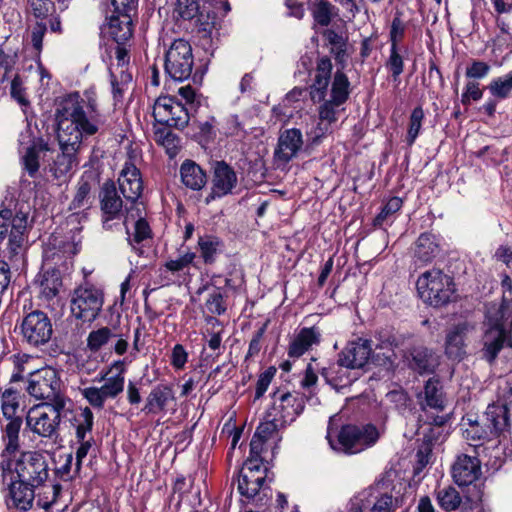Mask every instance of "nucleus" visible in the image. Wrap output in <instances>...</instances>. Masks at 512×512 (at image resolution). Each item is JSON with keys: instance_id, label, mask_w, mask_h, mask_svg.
Here are the masks:
<instances>
[{"instance_id": "f3484780", "label": "nucleus", "mask_w": 512, "mask_h": 512, "mask_svg": "<svg viewBox=\"0 0 512 512\" xmlns=\"http://www.w3.org/2000/svg\"><path fill=\"white\" fill-rule=\"evenodd\" d=\"M503 317V312L499 310L495 317L487 318L482 353L483 358L490 364L496 360L504 344L512 347V339L504 326Z\"/></svg>"}, {"instance_id": "49530a36", "label": "nucleus", "mask_w": 512, "mask_h": 512, "mask_svg": "<svg viewBox=\"0 0 512 512\" xmlns=\"http://www.w3.org/2000/svg\"><path fill=\"white\" fill-rule=\"evenodd\" d=\"M411 369L420 374L433 372L437 366V360L433 352L425 347H417L411 351L409 362Z\"/></svg>"}, {"instance_id": "412c9836", "label": "nucleus", "mask_w": 512, "mask_h": 512, "mask_svg": "<svg viewBox=\"0 0 512 512\" xmlns=\"http://www.w3.org/2000/svg\"><path fill=\"white\" fill-rule=\"evenodd\" d=\"M267 467L255 465L253 461H245L238 477V492L248 502L259 493L266 480Z\"/></svg>"}, {"instance_id": "c9c22d12", "label": "nucleus", "mask_w": 512, "mask_h": 512, "mask_svg": "<svg viewBox=\"0 0 512 512\" xmlns=\"http://www.w3.org/2000/svg\"><path fill=\"white\" fill-rule=\"evenodd\" d=\"M7 423L2 425V443L3 451L1 453V460L3 458H15V454L20 450V430L22 427V418L6 419Z\"/></svg>"}, {"instance_id": "a18cd8bd", "label": "nucleus", "mask_w": 512, "mask_h": 512, "mask_svg": "<svg viewBox=\"0 0 512 512\" xmlns=\"http://www.w3.org/2000/svg\"><path fill=\"white\" fill-rule=\"evenodd\" d=\"M180 175L182 183L192 190H201L207 182L206 173L193 161L183 162L180 167Z\"/></svg>"}, {"instance_id": "393cba45", "label": "nucleus", "mask_w": 512, "mask_h": 512, "mask_svg": "<svg viewBox=\"0 0 512 512\" xmlns=\"http://www.w3.org/2000/svg\"><path fill=\"white\" fill-rule=\"evenodd\" d=\"M132 11H115L107 17L104 33L116 44L131 43L133 36Z\"/></svg>"}, {"instance_id": "e433bc0d", "label": "nucleus", "mask_w": 512, "mask_h": 512, "mask_svg": "<svg viewBox=\"0 0 512 512\" xmlns=\"http://www.w3.org/2000/svg\"><path fill=\"white\" fill-rule=\"evenodd\" d=\"M100 198L104 225L108 221L120 218L123 215V200L118 195L113 183L104 184Z\"/></svg>"}, {"instance_id": "774afa93", "label": "nucleus", "mask_w": 512, "mask_h": 512, "mask_svg": "<svg viewBox=\"0 0 512 512\" xmlns=\"http://www.w3.org/2000/svg\"><path fill=\"white\" fill-rule=\"evenodd\" d=\"M10 94L20 105L26 106L29 104L25 96V89L23 88V82L18 74H15L11 80Z\"/></svg>"}, {"instance_id": "7ed1b4c3", "label": "nucleus", "mask_w": 512, "mask_h": 512, "mask_svg": "<svg viewBox=\"0 0 512 512\" xmlns=\"http://www.w3.org/2000/svg\"><path fill=\"white\" fill-rule=\"evenodd\" d=\"M62 124L57 122L58 133L57 138L60 146V153L50 165V172L53 177L60 182H65L72 172L79 165L78 153L81 149L82 142L88 138L78 132V126L72 127V123L65 122Z\"/></svg>"}, {"instance_id": "8fccbe9b", "label": "nucleus", "mask_w": 512, "mask_h": 512, "mask_svg": "<svg viewBox=\"0 0 512 512\" xmlns=\"http://www.w3.org/2000/svg\"><path fill=\"white\" fill-rule=\"evenodd\" d=\"M154 139L159 145L166 149L170 157L177 154L180 140L168 126L163 125L162 127L155 128Z\"/></svg>"}, {"instance_id": "dca6fc26", "label": "nucleus", "mask_w": 512, "mask_h": 512, "mask_svg": "<svg viewBox=\"0 0 512 512\" xmlns=\"http://www.w3.org/2000/svg\"><path fill=\"white\" fill-rule=\"evenodd\" d=\"M396 500L378 485L370 486L357 493L350 500L348 512H393Z\"/></svg>"}, {"instance_id": "bb28decb", "label": "nucleus", "mask_w": 512, "mask_h": 512, "mask_svg": "<svg viewBox=\"0 0 512 512\" xmlns=\"http://www.w3.org/2000/svg\"><path fill=\"white\" fill-rule=\"evenodd\" d=\"M487 89L491 94L489 98L480 108V112L488 117H493L499 101L507 99L512 92V71L493 78L487 85Z\"/></svg>"}, {"instance_id": "338daca9", "label": "nucleus", "mask_w": 512, "mask_h": 512, "mask_svg": "<svg viewBox=\"0 0 512 512\" xmlns=\"http://www.w3.org/2000/svg\"><path fill=\"white\" fill-rule=\"evenodd\" d=\"M268 327V321L265 322L254 334L249 343L248 351L245 356V360L247 361L249 358H253L259 354L261 350V341L266 333Z\"/></svg>"}, {"instance_id": "0e129e2a", "label": "nucleus", "mask_w": 512, "mask_h": 512, "mask_svg": "<svg viewBox=\"0 0 512 512\" xmlns=\"http://www.w3.org/2000/svg\"><path fill=\"white\" fill-rule=\"evenodd\" d=\"M483 97V90L480 89L478 82L469 81L466 83L461 95L463 105H470L471 101H479Z\"/></svg>"}, {"instance_id": "f03ea898", "label": "nucleus", "mask_w": 512, "mask_h": 512, "mask_svg": "<svg viewBox=\"0 0 512 512\" xmlns=\"http://www.w3.org/2000/svg\"><path fill=\"white\" fill-rule=\"evenodd\" d=\"M55 117L56 122L64 125L65 122L72 123V127L77 125L78 132L87 137L98 133L103 124L96 100L89 99L85 107V102L78 92L70 93L61 100Z\"/></svg>"}, {"instance_id": "ea45409f", "label": "nucleus", "mask_w": 512, "mask_h": 512, "mask_svg": "<svg viewBox=\"0 0 512 512\" xmlns=\"http://www.w3.org/2000/svg\"><path fill=\"white\" fill-rule=\"evenodd\" d=\"M419 404L423 410L427 407L441 411L444 409V394L441 383L436 378L426 381L424 390L418 395Z\"/></svg>"}, {"instance_id": "58836bf2", "label": "nucleus", "mask_w": 512, "mask_h": 512, "mask_svg": "<svg viewBox=\"0 0 512 512\" xmlns=\"http://www.w3.org/2000/svg\"><path fill=\"white\" fill-rule=\"evenodd\" d=\"M35 284L40 289V294L46 300L55 298L62 286L61 273L56 268L43 269L35 279Z\"/></svg>"}, {"instance_id": "473e14b6", "label": "nucleus", "mask_w": 512, "mask_h": 512, "mask_svg": "<svg viewBox=\"0 0 512 512\" xmlns=\"http://www.w3.org/2000/svg\"><path fill=\"white\" fill-rule=\"evenodd\" d=\"M441 252L439 238L432 233H422L415 242L413 259L420 266L431 263Z\"/></svg>"}, {"instance_id": "6e6552de", "label": "nucleus", "mask_w": 512, "mask_h": 512, "mask_svg": "<svg viewBox=\"0 0 512 512\" xmlns=\"http://www.w3.org/2000/svg\"><path fill=\"white\" fill-rule=\"evenodd\" d=\"M271 404L267 408V419H272L284 428L296 420L305 407L304 395L278 388L271 395Z\"/></svg>"}, {"instance_id": "e2e57ef3", "label": "nucleus", "mask_w": 512, "mask_h": 512, "mask_svg": "<svg viewBox=\"0 0 512 512\" xmlns=\"http://www.w3.org/2000/svg\"><path fill=\"white\" fill-rule=\"evenodd\" d=\"M406 25L399 15H396L391 23L389 32L390 45L398 46L405 35Z\"/></svg>"}, {"instance_id": "9b49d317", "label": "nucleus", "mask_w": 512, "mask_h": 512, "mask_svg": "<svg viewBox=\"0 0 512 512\" xmlns=\"http://www.w3.org/2000/svg\"><path fill=\"white\" fill-rule=\"evenodd\" d=\"M103 303V291L85 282L74 290L70 305L71 313L78 319L91 322L99 315Z\"/></svg>"}, {"instance_id": "20e7f679", "label": "nucleus", "mask_w": 512, "mask_h": 512, "mask_svg": "<svg viewBox=\"0 0 512 512\" xmlns=\"http://www.w3.org/2000/svg\"><path fill=\"white\" fill-rule=\"evenodd\" d=\"M129 360L128 363H131ZM127 358L113 361L108 368L101 371L95 379L97 382L104 381L103 385L89 386L80 390L82 397L94 408L102 410L109 399H116L125 387Z\"/></svg>"}, {"instance_id": "79ce46f5", "label": "nucleus", "mask_w": 512, "mask_h": 512, "mask_svg": "<svg viewBox=\"0 0 512 512\" xmlns=\"http://www.w3.org/2000/svg\"><path fill=\"white\" fill-rule=\"evenodd\" d=\"M487 426L492 435H499L508 431L510 427L509 409L506 404H492L485 412Z\"/></svg>"}, {"instance_id": "09e8293b", "label": "nucleus", "mask_w": 512, "mask_h": 512, "mask_svg": "<svg viewBox=\"0 0 512 512\" xmlns=\"http://www.w3.org/2000/svg\"><path fill=\"white\" fill-rule=\"evenodd\" d=\"M115 337L116 334L107 326L92 330L86 339L87 349L93 353H97L105 348Z\"/></svg>"}, {"instance_id": "f704fd0d", "label": "nucleus", "mask_w": 512, "mask_h": 512, "mask_svg": "<svg viewBox=\"0 0 512 512\" xmlns=\"http://www.w3.org/2000/svg\"><path fill=\"white\" fill-rule=\"evenodd\" d=\"M67 416L65 417L70 427L75 431L76 441H82L83 437L91 435L94 425V415L89 407L69 409L66 406Z\"/></svg>"}, {"instance_id": "1a4fd4ad", "label": "nucleus", "mask_w": 512, "mask_h": 512, "mask_svg": "<svg viewBox=\"0 0 512 512\" xmlns=\"http://www.w3.org/2000/svg\"><path fill=\"white\" fill-rule=\"evenodd\" d=\"M350 94V82L347 75L338 69L333 77L329 94L318 107L319 120L332 125L338 120V116L344 109L342 106L348 100Z\"/></svg>"}, {"instance_id": "72a5a7b5", "label": "nucleus", "mask_w": 512, "mask_h": 512, "mask_svg": "<svg viewBox=\"0 0 512 512\" xmlns=\"http://www.w3.org/2000/svg\"><path fill=\"white\" fill-rule=\"evenodd\" d=\"M469 325L460 323L452 327L446 334L445 354L449 359L461 361L465 358L466 352V335Z\"/></svg>"}, {"instance_id": "864d4df0", "label": "nucleus", "mask_w": 512, "mask_h": 512, "mask_svg": "<svg viewBox=\"0 0 512 512\" xmlns=\"http://www.w3.org/2000/svg\"><path fill=\"white\" fill-rule=\"evenodd\" d=\"M19 408L18 393L13 388H7L1 393V410L6 419L17 418Z\"/></svg>"}, {"instance_id": "052dcab7", "label": "nucleus", "mask_w": 512, "mask_h": 512, "mask_svg": "<svg viewBox=\"0 0 512 512\" xmlns=\"http://www.w3.org/2000/svg\"><path fill=\"white\" fill-rule=\"evenodd\" d=\"M78 444V447L75 452V473H79L82 467V462L84 458L88 455L89 450L92 448V445L94 444V439L92 435H89L87 437H83L82 441H76Z\"/></svg>"}, {"instance_id": "de8ad7c7", "label": "nucleus", "mask_w": 512, "mask_h": 512, "mask_svg": "<svg viewBox=\"0 0 512 512\" xmlns=\"http://www.w3.org/2000/svg\"><path fill=\"white\" fill-rule=\"evenodd\" d=\"M222 246V241L213 235L200 236L198 249L205 264L211 265L216 261L217 254Z\"/></svg>"}, {"instance_id": "2f4dec72", "label": "nucleus", "mask_w": 512, "mask_h": 512, "mask_svg": "<svg viewBox=\"0 0 512 512\" xmlns=\"http://www.w3.org/2000/svg\"><path fill=\"white\" fill-rule=\"evenodd\" d=\"M481 473L480 461L477 457L466 454L459 455L452 466V476L459 486H467L476 481Z\"/></svg>"}, {"instance_id": "a19ab883", "label": "nucleus", "mask_w": 512, "mask_h": 512, "mask_svg": "<svg viewBox=\"0 0 512 512\" xmlns=\"http://www.w3.org/2000/svg\"><path fill=\"white\" fill-rule=\"evenodd\" d=\"M179 255L175 259H168L160 268L162 273H170L173 276L180 277L186 275L190 266H194L197 255L189 248L181 246Z\"/></svg>"}, {"instance_id": "6e6d98bb", "label": "nucleus", "mask_w": 512, "mask_h": 512, "mask_svg": "<svg viewBox=\"0 0 512 512\" xmlns=\"http://www.w3.org/2000/svg\"><path fill=\"white\" fill-rule=\"evenodd\" d=\"M282 428L284 427L279 425L278 422H275L272 419H267V413L265 412L264 421L257 427L254 436L270 442L277 438L278 431Z\"/></svg>"}, {"instance_id": "aec40b11", "label": "nucleus", "mask_w": 512, "mask_h": 512, "mask_svg": "<svg viewBox=\"0 0 512 512\" xmlns=\"http://www.w3.org/2000/svg\"><path fill=\"white\" fill-rule=\"evenodd\" d=\"M373 353L372 341L357 337L348 341L344 349L338 354L337 364L348 369L363 368Z\"/></svg>"}, {"instance_id": "0eeeda50", "label": "nucleus", "mask_w": 512, "mask_h": 512, "mask_svg": "<svg viewBox=\"0 0 512 512\" xmlns=\"http://www.w3.org/2000/svg\"><path fill=\"white\" fill-rule=\"evenodd\" d=\"M326 438L334 451L356 454L374 445L379 438V432L372 424L362 427L349 424L341 428L336 439L332 437V432L328 428Z\"/></svg>"}, {"instance_id": "39448f33", "label": "nucleus", "mask_w": 512, "mask_h": 512, "mask_svg": "<svg viewBox=\"0 0 512 512\" xmlns=\"http://www.w3.org/2000/svg\"><path fill=\"white\" fill-rule=\"evenodd\" d=\"M30 396L43 400L41 405L65 409L71 405V399L65 394L59 372L52 367H44L31 373L26 388Z\"/></svg>"}, {"instance_id": "4468645a", "label": "nucleus", "mask_w": 512, "mask_h": 512, "mask_svg": "<svg viewBox=\"0 0 512 512\" xmlns=\"http://www.w3.org/2000/svg\"><path fill=\"white\" fill-rule=\"evenodd\" d=\"M125 212L128 243L138 256H143L146 242L152 239V230L145 220V206L126 207Z\"/></svg>"}, {"instance_id": "4be33fe9", "label": "nucleus", "mask_w": 512, "mask_h": 512, "mask_svg": "<svg viewBox=\"0 0 512 512\" xmlns=\"http://www.w3.org/2000/svg\"><path fill=\"white\" fill-rule=\"evenodd\" d=\"M237 181L236 172L230 165L224 161L216 162L211 192L206 196L205 203L209 204L217 198L231 194L237 185Z\"/></svg>"}, {"instance_id": "cd10ccee", "label": "nucleus", "mask_w": 512, "mask_h": 512, "mask_svg": "<svg viewBox=\"0 0 512 512\" xmlns=\"http://www.w3.org/2000/svg\"><path fill=\"white\" fill-rule=\"evenodd\" d=\"M99 184L97 175L92 171H86L79 178L76 192L69 204V210H85L88 209L93 201V191Z\"/></svg>"}, {"instance_id": "680f3d73", "label": "nucleus", "mask_w": 512, "mask_h": 512, "mask_svg": "<svg viewBox=\"0 0 512 512\" xmlns=\"http://www.w3.org/2000/svg\"><path fill=\"white\" fill-rule=\"evenodd\" d=\"M491 70L488 63L480 60H473L469 66H467L465 75L470 79H483Z\"/></svg>"}, {"instance_id": "c03bdc74", "label": "nucleus", "mask_w": 512, "mask_h": 512, "mask_svg": "<svg viewBox=\"0 0 512 512\" xmlns=\"http://www.w3.org/2000/svg\"><path fill=\"white\" fill-rule=\"evenodd\" d=\"M463 437L473 442L472 445L477 446L478 442L488 440L492 434L487 425H482L479 422V417L476 415H467L462 419Z\"/></svg>"}, {"instance_id": "f8f14e48", "label": "nucleus", "mask_w": 512, "mask_h": 512, "mask_svg": "<svg viewBox=\"0 0 512 512\" xmlns=\"http://www.w3.org/2000/svg\"><path fill=\"white\" fill-rule=\"evenodd\" d=\"M194 57L190 43L182 38L172 42L165 55V72L175 81L187 80L192 73Z\"/></svg>"}, {"instance_id": "a878e982", "label": "nucleus", "mask_w": 512, "mask_h": 512, "mask_svg": "<svg viewBox=\"0 0 512 512\" xmlns=\"http://www.w3.org/2000/svg\"><path fill=\"white\" fill-rule=\"evenodd\" d=\"M8 235V258L12 263L22 260L26 240L27 215L23 213L12 217Z\"/></svg>"}, {"instance_id": "9d476101", "label": "nucleus", "mask_w": 512, "mask_h": 512, "mask_svg": "<svg viewBox=\"0 0 512 512\" xmlns=\"http://www.w3.org/2000/svg\"><path fill=\"white\" fill-rule=\"evenodd\" d=\"M66 416V408L57 409L55 406L37 405L28 411L26 425L39 437L56 439L59 435L61 419Z\"/></svg>"}, {"instance_id": "c756f323", "label": "nucleus", "mask_w": 512, "mask_h": 512, "mask_svg": "<svg viewBox=\"0 0 512 512\" xmlns=\"http://www.w3.org/2000/svg\"><path fill=\"white\" fill-rule=\"evenodd\" d=\"M176 396L173 386L159 383L155 385L146 398L143 411L146 414L165 413L169 405L175 404Z\"/></svg>"}, {"instance_id": "5fc2aeb1", "label": "nucleus", "mask_w": 512, "mask_h": 512, "mask_svg": "<svg viewBox=\"0 0 512 512\" xmlns=\"http://www.w3.org/2000/svg\"><path fill=\"white\" fill-rule=\"evenodd\" d=\"M424 120V111L421 106L415 107L409 118L406 142L408 146H412L419 136Z\"/></svg>"}, {"instance_id": "69168bd1", "label": "nucleus", "mask_w": 512, "mask_h": 512, "mask_svg": "<svg viewBox=\"0 0 512 512\" xmlns=\"http://www.w3.org/2000/svg\"><path fill=\"white\" fill-rule=\"evenodd\" d=\"M205 304H206L207 310L211 314L222 315L226 311L224 297L219 290H216L213 293H211L209 295L208 299L206 300Z\"/></svg>"}, {"instance_id": "f257e3e1", "label": "nucleus", "mask_w": 512, "mask_h": 512, "mask_svg": "<svg viewBox=\"0 0 512 512\" xmlns=\"http://www.w3.org/2000/svg\"><path fill=\"white\" fill-rule=\"evenodd\" d=\"M8 508L27 512L37 505L48 511L57 502L62 486L53 477L48 457L41 451H24L0 461Z\"/></svg>"}, {"instance_id": "37998d69", "label": "nucleus", "mask_w": 512, "mask_h": 512, "mask_svg": "<svg viewBox=\"0 0 512 512\" xmlns=\"http://www.w3.org/2000/svg\"><path fill=\"white\" fill-rule=\"evenodd\" d=\"M48 150L47 143L42 139H33L30 146L25 149L21 157V163L24 171L32 178H35L40 168V154Z\"/></svg>"}, {"instance_id": "ddd939ff", "label": "nucleus", "mask_w": 512, "mask_h": 512, "mask_svg": "<svg viewBox=\"0 0 512 512\" xmlns=\"http://www.w3.org/2000/svg\"><path fill=\"white\" fill-rule=\"evenodd\" d=\"M131 43L116 44L114 59L109 67L110 82L113 98L122 100L124 93L132 82V74L129 71Z\"/></svg>"}, {"instance_id": "7c9ffc66", "label": "nucleus", "mask_w": 512, "mask_h": 512, "mask_svg": "<svg viewBox=\"0 0 512 512\" xmlns=\"http://www.w3.org/2000/svg\"><path fill=\"white\" fill-rule=\"evenodd\" d=\"M332 69V61L328 56L317 59L313 83L310 86V97L314 103L321 102L327 96L328 86L332 83Z\"/></svg>"}, {"instance_id": "b1692460", "label": "nucleus", "mask_w": 512, "mask_h": 512, "mask_svg": "<svg viewBox=\"0 0 512 512\" xmlns=\"http://www.w3.org/2000/svg\"><path fill=\"white\" fill-rule=\"evenodd\" d=\"M176 11L185 20L195 19V25L198 31L203 33V37L211 38L215 26V15L211 16L209 12L204 14L200 11L198 0H177Z\"/></svg>"}, {"instance_id": "4d7b16f0", "label": "nucleus", "mask_w": 512, "mask_h": 512, "mask_svg": "<svg viewBox=\"0 0 512 512\" xmlns=\"http://www.w3.org/2000/svg\"><path fill=\"white\" fill-rule=\"evenodd\" d=\"M268 443L253 435L250 442V455L246 461H253L255 465L265 467L264 462H266V458L263 454L266 452L265 447Z\"/></svg>"}, {"instance_id": "bf43d9fd", "label": "nucleus", "mask_w": 512, "mask_h": 512, "mask_svg": "<svg viewBox=\"0 0 512 512\" xmlns=\"http://www.w3.org/2000/svg\"><path fill=\"white\" fill-rule=\"evenodd\" d=\"M16 62V53H6L0 49V83H4L9 79V74L12 72Z\"/></svg>"}, {"instance_id": "13d9d810", "label": "nucleus", "mask_w": 512, "mask_h": 512, "mask_svg": "<svg viewBox=\"0 0 512 512\" xmlns=\"http://www.w3.org/2000/svg\"><path fill=\"white\" fill-rule=\"evenodd\" d=\"M386 67L391 71L393 79L398 80L404 71V60L400 54L399 47L390 45V54L386 61Z\"/></svg>"}, {"instance_id": "5701e85b", "label": "nucleus", "mask_w": 512, "mask_h": 512, "mask_svg": "<svg viewBox=\"0 0 512 512\" xmlns=\"http://www.w3.org/2000/svg\"><path fill=\"white\" fill-rule=\"evenodd\" d=\"M303 146V136L300 129L290 128L284 130L278 138L274 150V161L277 166H285L294 159Z\"/></svg>"}, {"instance_id": "603ef678", "label": "nucleus", "mask_w": 512, "mask_h": 512, "mask_svg": "<svg viewBox=\"0 0 512 512\" xmlns=\"http://www.w3.org/2000/svg\"><path fill=\"white\" fill-rule=\"evenodd\" d=\"M402 205L403 201L400 197H391L375 217L374 225L381 227L384 224L392 223L394 215L401 209Z\"/></svg>"}, {"instance_id": "4c0bfd02", "label": "nucleus", "mask_w": 512, "mask_h": 512, "mask_svg": "<svg viewBox=\"0 0 512 512\" xmlns=\"http://www.w3.org/2000/svg\"><path fill=\"white\" fill-rule=\"evenodd\" d=\"M307 9L313 18V27H328L339 14V9L328 0H309Z\"/></svg>"}, {"instance_id": "a211bd4d", "label": "nucleus", "mask_w": 512, "mask_h": 512, "mask_svg": "<svg viewBox=\"0 0 512 512\" xmlns=\"http://www.w3.org/2000/svg\"><path fill=\"white\" fill-rule=\"evenodd\" d=\"M23 339L34 347L49 342L53 334V326L49 316L40 310L28 313L21 322Z\"/></svg>"}, {"instance_id": "2eb2a0df", "label": "nucleus", "mask_w": 512, "mask_h": 512, "mask_svg": "<svg viewBox=\"0 0 512 512\" xmlns=\"http://www.w3.org/2000/svg\"><path fill=\"white\" fill-rule=\"evenodd\" d=\"M189 108L171 96H159L153 105V117L161 125L184 129L190 121Z\"/></svg>"}, {"instance_id": "3c124183", "label": "nucleus", "mask_w": 512, "mask_h": 512, "mask_svg": "<svg viewBox=\"0 0 512 512\" xmlns=\"http://www.w3.org/2000/svg\"><path fill=\"white\" fill-rule=\"evenodd\" d=\"M439 506L445 511L456 510L461 504L459 492L452 486L444 487L436 492Z\"/></svg>"}, {"instance_id": "6ab92c4d", "label": "nucleus", "mask_w": 512, "mask_h": 512, "mask_svg": "<svg viewBox=\"0 0 512 512\" xmlns=\"http://www.w3.org/2000/svg\"><path fill=\"white\" fill-rule=\"evenodd\" d=\"M119 189L126 199V207H143L144 203L140 201L143 192V181L140 170L131 160L125 162L118 177Z\"/></svg>"}, {"instance_id": "423d86ee", "label": "nucleus", "mask_w": 512, "mask_h": 512, "mask_svg": "<svg viewBox=\"0 0 512 512\" xmlns=\"http://www.w3.org/2000/svg\"><path fill=\"white\" fill-rule=\"evenodd\" d=\"M416 289L419 297L434 307L448 304L456 291L453 278L440 269L422 273L416 281Z\"/></svg>"}, {"instance_id": "c85d7f7f", "label": "nucleus", "mask_w": 512, "mask_h": 512, "mask_svg": "<svg viewBox=\"0 0 512 512\" xmlns=\"http://www.w3.org/2000/svg\"><path fill=\"white\" fill-rule=\"evenodd\" d=\"M321 331L318 327H303L294 334L287 348V355L290 358H300L313 346L321 342Z\"/></svg>"}]
</instances>
